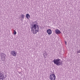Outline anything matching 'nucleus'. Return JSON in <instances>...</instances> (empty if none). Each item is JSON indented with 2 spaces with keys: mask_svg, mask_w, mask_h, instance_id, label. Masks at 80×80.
Here are the masks:
<instances>
[{
  "mask_svg": "<svg viewBox=\"0 0 80 80\" xmlns=\"http://www.w3.org/2000/svg\"><path fill=\"white\" fill-rule=\"evenodd\" d=\"M55 32L56 34H60V33H61V32L58 29L55 30Z\"/></svg>",
  "mask_w": 80,
  "mask_h": 80,
  "instance_id": "423d86ee",
  "label": "nucleus"
},
{
  "mask_svg": "<svg viewBox=\"0 0 80 80\" xmlns=\"http://www.w3.org/2000/svg\"><path fill=\"white\" fill-rule=\"evenodd\" d=\"M11 54L13 56L15 57L17 55V53L15 52V51H12L11 52Z\"/></svg>",
  "mask_w": 80,
  "mask_h": 80,
  "instance_id": "6e6552de",
  "label": "nucleus"
},
{
  "mask_svg": "<svg viewBox=\"0 0 80 80\" xmlns=\"http://www.w3.org/2000/svg\"><path fill=\"white\" fill-rule=\"evenodd\" d=\"M46 53V52L44 51V52L43 53V57L44 58H46V56H45V55Z\"/></svg>",
  "mask_w": 80,
  "mask_h": 80,
  "instance_id": "9d476101",
  "label": "nucleus"
},
{
  "mask_svg": "<svg viewBox=\"0 0 80 80\" xmlns=\"http://www.w3.org/2000/svg\"><path fill=\"white\" fill-rule=\"evenodd\" d=\"M45 56H47V53L46 52L45 53Z\"/></svg>",
  "mask_w": 80,
  "mask_h": 80,
  "instance_id": "4468645a",
  "label": "nucleus"
},
{
  "mask_svg": "<svg viewBox=\"0 0 80 80\" xmlns=\"http://www.w3.org/2000/svg\"><path fill=\"white\" fill-rule=\"evenodd\" d=\"M49 77L51 80H55L56 78L55 75L53 74H51Z\"/></svg>",
  "mask_w": 80,
  "mask_h": 80,
  "instance_id": "20e7f679",
  "label": "nucleus"
},
{
  "mask_svg": "<svg viewBox=\"0 0 80 80\" xmlns=\"http://www.w3.org/2000/svg\"><path fill=\"white\" fill-rule=\"evenodd\" d=\"M36 22V23H37V22H35H35Z\"/></svg>",
  "mask_w": 80,
  "mask_h": 80,
  "instance_id": "dca6fc26",
  "label": "nucleus"
},
{
  "mask_svg": "<svg viewBox=\"0 0 80 80\" xmlns=\"http://www.w3.org/2000/svg\"><path fill=\"white\" fill-rule=\"evenodd\" d=\"M60 60H61V59L58 58L56 59H54L52 62L54 64H55L58 66H59V65H62L63 63L62 61L60 62Z\"/></svg>",
  "mask_w": 80,
  "mask_h": 80,
  "instance_id": "f03ea898",
  "label": "nucleus"
},
{
  "mask_svg": "<svg viewBox=\"0 0 80 80\" xmlns=\"http://www.w3.org/2000/svg\"><path fill=\"white\" fill-rule=\"evenodd\" d=\"M33 23L34 24L35 23H34V22H33Z\"/></svg>",
  "mask_w": 80,
  "mask_h": 80,
  "instance_id": "f3484780",
  "label": "nucleus"
},
{
  "mask_svg": "<svg viewBox=\"0 0 80 80\" xmlns=\"http://www.w3.org/2000/svg\"><path fill=\"white\" fill-rule=\"evenodd\" d=\"M77 53H80V50H79L77 52Z\"/></svg>",
  "mask_w": 80,
  "mask_h": 80,
  "instance_id": "ddd939ff",
  "label": "nucleus"
},
{
  "mask_svg": "<svg viewBox=\"0 0 80 80\" xmlns=\"http://www.w3.org/2000/svg\"><path fill=\"white\" fill-rule=\"evenodd\" d=\"M24 15H23V14H22L21 15V18H22V20H23V19H24Z\"/></svg>",
  "mask_w": 80,
  "mask_h": 80,
  "instance_id": "9b49d317",
  "label": "nucleus"
},
{
  "mask_svg": "<svg viewBox=\"0 0 80 80\" xmlns=\"http://www.w3.org/2000/svg\"><path fill=\"white\" fill-rule=\"evenodd\" d=\"M13 33L14 35H16V34H17V32H16L15 31H14L13 32Z\"/></svg>",
  "mask_w": 80,
  "mask_h": 80,
  "instance_id": "f8f14e48",
  "label": "nucleus"
},
{
  "mask_svg": "<svg viewBox=\"0 0 80 80\" xmlns=\"http://www.w3.org/2000/svg\"><path fill=\"white\" fill-rule=\"evenodd\" d=\"M66 43H67V42H65V44H66V45H67V44H66Z\"/></svg>",
  "mask_w": 80,
  "mask_h": 80,
  "instance_id": "2eb2a0df",
  "label": "nucleus"
},
{
  "mask_svg": "<svg viewBox=\"0 0 80 80\" xmlns=\"http://www.w3.org/2000/svg\"><path fill=\"white\" fill-rule=\"evenodd\" d=\"M47 32L49 35H51L52 34V30L51 29H48L47 30Z\"/></svg>",
  "mask_w": 80,
  "mask_h": 80,
  "instance_id": "0eeeda50",
  "label": "nucleus"
},
{
  "mask_svg": "<svg viewBox=\"0 0 80 80\" xmlns=\"http://www.w3.org/2000/svg\"><path fill=\"white\" fill-rule=\"evenodd\" d=\"M0 55L1 57V60H2V61H3L4 59H5L6 54L3 52H1Z\"/></svg>",
  "mask_w": 80,
  "mask_h": 80,
  "instance_id": "7ed1b4c3",
  "label": "nucleus"
},
{
  "mask_svg": "<svg viewBox=\"0 0 80 80\" xmlns=\"http://www.w3.org/2000/svg\"><path fill=\"white\" fill-rule=\"evenodd\" d=\"M26 17L28 19H29V18H30V16L29 14H27L26 15Z\"/></svg>",
  "mask_w": 80,
  "mask_h": 80,
  "instance_id": "1a4fd4ad",
  "label": "nucleus"
},
{
  "mask_svg": "<svg viewBox=\"0 0 80 80\" xmlns=\"http://www.w3.org/2000/svg\"><path fill=\"white\" fill-rule=\"evenodd\" d=\"M5 78L4 77V74L2 73V71H1L0 73V80H3Z\"/></svg>",
  "mask_w": 80,
  "mask_h": 80,
  "instance_id": "39448f33",
  "label": "nucleus"
},
{
  "mask_svg": "<svg viewBox=\"0 0 80 80\" xmlns=\"http://www.w3.org/2000/svg\"><path fill=\"white\" fill-rule=\"evenodd\" d=\"M31 28L33 34H36L37 32H38L39 30H40L39 27L37 24V23H36L35 24H32Z\"/></svg>",
  "mask_w": 80,
  "mask_h": 80,
  "instance_id": "f257e3e1",
  "label": "nucleus"
}]
</instances>
